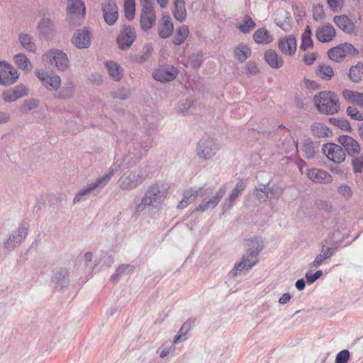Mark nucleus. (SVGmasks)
<instances>
[{
    "instance_id": "obj_1",
    "label": "nucleus",
    "mask_w": 363,
    "mask_h": 363,
    "mask_svg": "<svg viewBox=\"0 0 363 363\" xmlns=\"http://www.w3.org/2000/svg\"><path fill=\"white\" fill-rule=\"evenodd\" d=\"M168 189V184L162 182H157L150 185L140 203L135 207V213L140 215L147 210L157 208L164 201Z\"/></svg>"
},
{
    "instance_id": "obj_2",
    "label": "nucleus",
    "mask_w": 363,
    "mask_h": 363,
    "mask_svg": "<svg viewBox=\"0 0 363 363\" xmlns=\"http://www.w3.org/2000/svg\"><path fill=\"white\" fill-rule=\"evenodd\" d=\"M151 146L152 140L150 137L141 142L132 143L126 155L121 160H116L112 166L113 168H116L117 171L120 169H128L135 166L140 161L143 156L146 155Z\"/></svg>"
},
{
    "instance_id": "obj_3",
    "label": "nucleus",
    "mask_w": 363,
    "mask_h": 363,
    "mask_svg": "<svg viewBox=\"0 0 363 363\" xmlns=\"http://www.w3.org/2000/svg\"><path fill=\"white\" fill-rule=\"evenodd\" d=\"M249 249L242 255L240 261L234 264L233 269L230 272V277H235L240 275L243 272L250 270L258 262L257 256L262 250V245L259 239H251L247 240Z\"/></svg>"
},
{
    "instance_id": "obj_4",
    "label": "nucleus",
    "mask_w": 363,
    "mask_h": 363,
    "mask_svg": "<svg viewBox=\"0 0 363 363\" xmlns=\"http://www.w3.org/2000/svg\"><path fill=\"white\" fill-rule=\"evenodd\" d=\"M116 172V168L111 166L108 172L98 178L95 182L87 184L79 189L73 199V203H77L91 196H96L108 184Z\"/></svg>"
},
{
    "instance_id": "obj_5",
    "label": "nucleus",
    "mask_w": 363,
    "mask_h": 363,
    "mask_svg": "<svg viewBox=\"0 0 363 363\" xmlns=\"http://www.w3.org/2000/svg\"><path fill=\"white\" fill-rule=\"evenodd\" d=\"M314 102L322 113L333 115L337 113L340 108L337 96L334 92L320 91L314 96Z\"/></svg>"
},
{
    "instance_id": "obj_6",
    "label": "nucleus",
    "mask_w": 363,
    "mask_h": 363,
    "mask_svg": "<svg viewBox=\"0 0 363 363\" xmlns=\"http://www.w3.org/2000/svg\"><path fill=\"white\" fill-rule=\"evenodd\" d=\"M146 167L124 174L118 180V186L121 190L130 191L141 184L147 178Z\"/></svg>"
},
{
    "instance_id": "obj_7",
    "label": "nucleus",
    "mask_w": 363,
    "mask_h": 363,
    "mask_svg": "<svg viewBox=\"0 0 363 363\" xmlns=\"http://www.w3.org/2000/svg\"><path fill=\"white\" fill-rule=\"evenodd\" d=\"M44 62L54 65L58 71H65L69 65L67 55L62 50L51 49L42 56Z\"/></svg>"
},
{
    "instance_id": "obj_8",
    "label": "nucleus",
    "mask_w": 363,
    "mask_h": 363,
    "mask_svg": "<svg viewBox=\"0 0 363 363\" xmlns=\"http://www.w3.org/2000/svg\"><path fill=\"white\" fill-rule=\"evenodd\" d=\"M218 147L214 140L209 136L203 137L198 143L196 155L204 160L213 157L217 152Z\"/></svg>"
},
{
    "instance_id": "obj_9",
    "label": "nucleus",
    "mask_w": 363,
    "mask_h": 363,
    "mask_svg": "<svg viewBox=\"0 0 363 363\" xmlns=\"http://www.w3.org/2000/svg\"><path fill=\"white\" fill-rule=\"evenodd\" d=\"M35 74L42 85L48 91H57L61 86L60 77L53 72L36 69Z\"/></svg>"
},
{
    "instance_id": "obj_10",
    "label": "nucleus",
    "mask_w": 363,
    "mask_h": 363,
    "mask_svg": "<svg viewBox=\"0 0 363 363\" xmlns=\"http://www.w3.org/2000/svg\"><path fill=\"white\" fill-rule=\"evenodd\" d=\"M28 226L29 225L28 223H22L18 228L15 232L9 235L7 240L4 242V248L11 251L18 247L28 235Z\"/></svg>"
},
{
    "instance_id": "obj_11",
    "label": "nucleus",
    "mask_w": 363,
    "mask_h": 363,
    "mask_svg": "<svg viewBox=\"0 0 363 363\" xmlns=\"http://www.w3.org/2000/svg\"><path fill=\"white\" fill-rule=\"evenodd\" d=\"M322 151L328 160L335 163H342L345 161V150L339 145L327 143L323 145Z\"/></svg>"
},
{
    "instance_id": "obj_12",
    "label": "nucleus",
    "mask_w": 363,
    "mask_h": 363,
    "mask_svg": "<svg viewBox=\"0 0 363 363\" xmlns=\"http://www.w3.org/2000/svg\"><path fill=\"white\" fill-rule=\"evenodd\" d=\"M156 23V13L153 4H147L142 6L140 13V24L141 28L147 31L152 28Z\"/></svg>"
},
{
    "instance_id": "obj_13",
    "label": "nucleus",
    "mask_w": 363,
    "mask_h": 363,
    "mask_svg": "<svg viewBox=\"0 0 363 363\" xmlns=\"http://www.w3.org/2000/svg\"><path fill=\"white\" fill-rule=\"evenodd\" d=\"M18 77L17 71L12 65L6 62L0 61V84H12Z\"/></svg>"
},
{
    "instance_id": "obj_14",
    "label": "nucleus",
    "mask_w": 363,
    "mask_h": 363,
    "mask_svg": "<svg viewBox=\"0 0 363 363\" xmlns=\"http://www.w3.org/2000/svg\"><path fill=\"white\" fill-rule=\"evenodd\" d=\"M103 17L108 25H113L118 18V9L113 0H104L101 4Z\"/></svg>"
},
{
    "instance_id": "obj_15",
    "label": "nucleus",
    "mask_w": 363,
    "mask_h": 363,
    "mask_svg": "<svg viewBox=\"0 0 363 363\" xmlns=\"http://www.w3.org/2000/svg\"><path fill=\"white\" fill-rule=\"evenodd\" d=\"M178 74L177 68L172 65H166L160 67L153 73L152 77L154 79L166 82L174 80Z\"/></svg>"
},
{
    "instance_id": "obj_16",
    "label": "nucleus",
    "mask_w": 363,
    "mask_h": 363,
    "mask_svg": "<svg viewBox=\"0 0 363 363\" xmlns=\"http://www.w3.org/2000/svg\"><path fill=\"white\" fill-rule=\"evenodd\" d=\"M91 33L88 28L79 29L74 33L72 39V43L78 49L88 48L91 45Z\"/></svg>"
},
{
    "instance_id": "obj_17",
    "label": "nucleus",
    "mask_w": 363,
    "mask_h": 363,
    "mask_svg": "<svg viewBox=\"0 0 363 363\" xmlns=\"http://www.w3.org/2000/svg\"><path fill=\"white\" fill-rule=\"evenodd\" d=\"M136 34L134 28L130 26H125L123 30L117 37L116 41L121 50H128L135 41Z\"/></svg>"
},
{
    "instance_id": "obj_18",
    "label": "nucleus",
    "mask_w": 363,
    "mask_h": 363,
    "mask_svg": "<svg viewBox=\"0 0 363 363\" xmlns=\"http://www.w3.org/2000/svg\"><path fill=\"white\" fill-rule=\"evenodd\" d=\"M67 13L69 21L74 18L80 21L85 16V6L82 0H69L67 4Z\"/></svg>"
},
{
    "instance_id": "obj_19",
    "label": "nucleus",
    "mask_w": 363,
    "mask_h": 363,
    "mask_svg": "<svg viewBox=\"0 0 363 363\" xmlns=\"http://www.w3.org/2000/svg\"><path fill=\"white\" fill-rule=\"evenodd\" d=\"M338 142L343 147V149L347 151L350 157L358 156L360 153V147L357 140L348 135H340L338 138Z\"/></svg>"
},
{
    "instance_id": "obj_20",
    "label": "nucleus",
    "mask_w": 363,
    "mask_h": 363,
    "mask_svg": "<svg viewBox=\"0 0 363 363\" xmlns=\"http://www.w3.org/2000/svg\"><path fill=\"white\" fill-rule=\"evenodd\" d=\"M320 143L313 141L311 138H306L303 140L300 148V152L304 157L308 160L315 158L319 152Z\"/></svg>"
},
{
    "instance_id": "obj_21",
    "label": "nucleus",
    "mask_w": 363,
    "mask_h": 363,
    "mask_svg": "<svg viewBox=\"0 0 363 363\" xmlns=\"http://www.w3.org/2000/svg\"><path fill=\"white\" fill-rule=\"evenodd\" d=\"M307 176L314 183L328 184L333 181L330 174L322 169H310L308 170Z\"/></svg>"
},
{
    "instance_id": "obj_22",
    "label": "nucleus",
    "mask_w": 363,
    "mask_h": 363,
    "mask_svg": "<svg viewBox=\"0 0 363 363\" xmlns=\"http://www.w3.org/2000/svg\"><path fill=\"white\" fill-rule=\"evenodd\" d=\"M28 94V89L23 84H18L2 93L3 100L6 102H13Z\"/></svg>"
},
{
    "instance_id": "obj_23",
    "label": "nucleus",
    "mask_w": 363,
    "mask_h": 363,
    "mask_svg": "<svg viewBox=\"0 0 363 363\" xmlns=\"http://www.w3.org/2000/svg\"><path fill=\"white\" fill-rule=\"evenodd\" d=\"M278 47L283 54L292 56L296 51V39L292 35L281 38L279 40Z\"/></svg>"
},
{
    "instance_id": "obj_24",
    "label": "nucleus",
    "mask_w": 363,
    "mask_h": 363,
    "mask_svg": "<svg viewBox=\"0 0 363 363\" xmlns=\"http://www.w3.org/2000/svg\"><path fill=\"white\" fill-rule=\"evenodd\" d=\"M226 188L225 186L220 187L216 194L208 201H203L195 209L197 211H205L208 208H214L220 202V199L225 194Z\"/></svg>"
},
{
    "instance_id": "obj_25",
    "label": "nucleus",
    "mask_w": 363,
    "mask_h": 363,
    "mask_svg": "<svg viewBox=\"0 0 363 363\" xmlns=\"http://www.w3.org/2000/svg\"><path fill=\"white\" fill-rule=\"evenodd\" d=\"M37 30L40 38L48 40L54 35V23L50 18L43 17L38 23Z\"/></svg>"
},
{
    "instance_id": "obj_26",
    "label": "nucleus",
    "mask_w": 363,
    "mask_h": 363,
    "mask_svg": "<svg viewBox=\"0 0 363 363\" xmlns=\"http://www.w3.org/2000/svg\"><path fill=\"white\" fill-rule=\"evenodd\" d=\"M336 35V31L331 24L322 26L317 28L315 36L321 43L330 42Z\"/></svg>"
},
{
    "instance_id": "obj_27",
    "label": "nucleus",
    "mask_w": 363,
    "mask_h": 363,
    "mask_svg": "<svg viewBox=\"0 0 363 363\" xmlns=\"http://www.w3.org/2000/svg\"><path fill=\"white\" fill-rule=\"evenodd\" d=\"M105 67L111 78L116 82L121 81L124 76V69L114 61L106 62Z\"/></svg>"
},
{
    "instance_id": "obj_28",
    "label": "nucleus",
    "mask_w": 363,
    "mask_h": 363,
    "mask_svg": "<svg viewBox=\"0 0 363 363\" xmlns=\"http://www.w3.org/2000/svg\"><path fill=\"white\" fill-rule=\"evenodd\" d=\"M69 272L65 268H59L53 271L52 283L56 286L64 287L69 283Z\"/></svg>"
},
{
    "instance_id": "obj_29",
    "label": "nucleus",
    "mask_w": 363,
    "mask_h": 363,
    "mask_svg": "<svg viewBox=\"0 0 363 363\" xmlns=\"http://www.w3.org/2000/svg\"><path fill=\"white\" fill-rule=\"evenodd\" d=\"M335 25L342 30L347 33H352L355 26L353 22L345 15L337 16L334 18Z\"/></svg>"
},
{
    "instance_id": "obj_30",
    "label": "nucleus",
    "mask_w": 363,
    "mask_h": 363,
    "mask_svg": "<svg viewBox=\"0 0 363 363\" xmlns=\"http://www.w3.org/2000/svg\"><path fill=\"white\" fill-rule=\"evenodd\" d=\"M246 188V184L244 180H240L236 186L233 188L232 190V192L230 195L229 196L228 199L225 201V203L223 204V208L225 209L230 208L235 201L238 197L239 194L245 190Z\"/></svg>"
},
{
    "instance_id": "obj_31",
    "label": "nucleus",
    "mask_w": 363,
    "mask_h": 363,
    "mask_svg": "<svg viewBox=\"0 0 363 363\" xmlns=\"http://www.w3.org/2000/svg\"><path fill=\"white\" fill-rule=\"evenodd\" d=\"M266 62L274 69H279L284 65V60L275 51L268 50L264 53Z\"/></svg>"
},
{
    "instance_id": "obj_32",
    "label": "nucleus",
    "mask_w": 363,
    "mask_h": 363,
    "mask_svg": "<svg viewBox=\"0 0 363 363\" xmlns=\"http://www.w3.org/2000/svg\"><path fill=\"white\" fill-rule=\"evenodd\" d=\"M174 25L169 16L162 17V23L158 26V34L162 38H169L173 32Z\"/></svg>"
},
{
    "instance_id": "obj_33",
    "label": "nucleus",
    "mask_w": 363,
    "mask_h": 363,
    "mask_svg": "<svg viewBox=\"0 0 363 363\" xmlns=\"http://www.w3.org/2000/svg\"><path fill=\"white\" fill-rule=\"evenodd\" d=\"M344 99L349 103L363 107V94L352 90L345 89L342 92Z\"/></svg>"
},
{
    "instance_id": "obj_34",
    "label": "nucleus",
    "mask_w": 363,
    "mask_h": 363,
    "mask_svg": "<svg viewBox=\"0 0 363 363\" xmlns=\"http://www.w3.org/2000/svg\"><path fill=\"white\" fill-rule=\"evenodd\" d=\"M253 39L257 44H269L272 42L273 37L266 28H262L254 33Z\"/></svg>"
},
{
    "instance_id": "obj_35",
    "label": "nucleus",
    "mask_w": 363,
    "mask_h": 363,
    "mask_svg": "<svg viewBox=\"0 0 363 363\" xmlns=\"http://www.w3.org/2000/svg\"><path fill=\"white\" fill-rule=\"evenodd\" d=\"M74 91V85L72 82H67L59 91L54 94V97L60 99H68L72 97Z\"/></svg>"
},
{
    "instance_id": "obj_36",
    "label": "nucleus",
    "mask_w": 363,
    "mask_h": 363,
    "mask_svg": "<svg viewBox=\"0 0 363 363\" xmlns=\"http://www.w3.org/2000/svg\"><path fill=\"white\" fill-rule=\"evenodd\" d=\"M267 187L266 189V198H268L269 200H278L283 194V189L278 184H271L269 182L265 185Z\"/></svg>"
},
{
    "instance_id": "obj_37",
    "label": "nucleus",
    "mask_w": 363,
    "mask_h": 363,
    "mask_svg": "<svg viewBox=\"0 0 363 363\" xmlns=\"http://www.w3.org/2000/svg\"><path fill=\"white\" fill-rule=\"evenodd\" d=\"M235 58L240 62L245 61L251 55V49L244 43H240L234 50Z\"/></svg>"
},
{
    "instance_id": "obj_38",
    "label": "nucleus",
    "mask_w": 363,
    "mask_h": 363,
    "mask_svg": "<svg viewBox=\"0 0 363 363\" xmlns=\"http://www.w3.org/2000/svg\"><path fill=\"white\" fill-rule=\"evenodd\" d=\"M189 35V27L186 25H182L177 29L172 42L176 45H180L186 40Z\"/></svg>"
},
{
    "instance_id": "obj_39",
    "label": "nucleus",
    "mask_w": 363,
    "mask_h": 363,
    "mask_svg": "<svg viewBox=\"0 0 363 363\" xmlns=\"http://www.w3.org/2000/svg\"><path fill=\"white\" fill-rule=\"evenodd\" d=\"M348 75L353 82H360L363 78V62H358L357 65L352 66Z\"/></svg>"
},
{
    "instance_id": "obj_40",
    "label": "nucleus",
    "mask_w": 363,
    "mask_h": 363,
    "mask_svg": "<svg viewBox=\"0 0 363 363\" xmlns=\"http://www.w3.org/2000/svg\"><path fill=\"white\" fill-rule=\"evenodd\" d=\"M13 60L18 68L25 71L26 72L30 71L32 68L31 62L24 54L19 53L13 57Z\"/></svg>"
},
{
    "instance_id": "obj_41",
    "label": "nucleus",
    "mask_w": 363,
    "mask_h": 363,
    "mask_svg": "<svg viewBox=\"0 0 363 363\" xmlns=\"http://www.w3.org/2000/svg\"><path fill=\"white\" fill-rule=\"evenodd\" d=\"M174 10L173 11L174 18L180 22H182L186 18V9L184 6V0L174 1Z\"/></svg>"
},
{
    "instance_id": "obj_42",
    "label": "nucleus",
    "mask_w": 363,
    "mask_h": 363,
    "mask_svg": "<svg viewBox=\"0 0 363 363\" xmlns=\"http://www.w3.org/2000/svg\"><path fill=\"white\" fill-rule=\"evenodd\" d=\"M134 267L130 264H121L117 269L115 274L111 277L113 281L125 276H128L133 272Z\"/></svg>"
},
{
    "instance_id": "obj_43",
    "label": "nucleus",
    "mask_w": 363,
    "mask_h": 363,
    "mask_svg": "<svg viewBox=\"0 0 363 363\" xmlns=\"http://www.w3.org/2000/svg\"><path fill=\"white\" fill-rule=\"evenodd\" d=\"M315 73L320 79L325 81L330 80L334 75L332 67L325 64H320L318 66Z\"/></svg>"
},
{
    "instance_id": "obj_44",
    "label": "nucleus",
    "mask_w": 363,
    "mask_h": 363,
    "mask_svg": "<svg viewBox=\"0 0 363 363\" xmlns=\"http://www.w3.org/2000/svg\"><path fill=\"white\" fill-rule=\"evenodd\" d=\"M18 40L24 49L30 52H35L36 46L31 35L21 33L19 35Z\"/></svg>"
},
{
    "instance_id": "obj_45",
    "label": "nucleus",
    "mask_w": 363,
    "mask_h": 363,
    "mask_svg": "<svg viewBox=\"0 0 363 363\" xmlns=\"http://www.w3.org/2000/svg\"><path fill=\"white\" fill-rule=\"evenodd\" d=\"M256 26L255 22L249 15H245L242 22L238 26V28L242 33H248Z\"/></svg>"
},
{
    "instance_id": "obj_46",
    "label": "nucleus",
    "mask_w": 363,
    "mask_h": 363,
    "mask_svg": "<svg viewBox=\"0 0 363 363\" xmlns=\"http://www.w3.org/2000/svg\"><path fill=\"white\" fill-rule=\"evenodd\" d=\"M152 51V45L147 43L143 47L141 53L140 55H134L132 57V60L137 63L142 64L147 60L151 55Z\"/></svg>"
},
{
    "instance_id": "obj_47",
    "label": "nucleus",
    "mask_w": 363,
    "mask_h": 363,
    "mask_svg": "<svg viewBox=\"0 0 363 363\" xmlns=\"http://www.w3.org/2000/svg\"><path fill=\"white\" fill-rule=\"evenodd\" d=\"M313 45V40L311 39V30L308 26H307L301 36V44L300 49L306 51L308 49L312 48Z\"/></svg>"
},
{
    "instance_id": "obj_48",
    "label": "nucleus",
    "mask_w": 363,
    "mask_h": 363,
    "mask_svg": "<svg viewBox=\"0 0 363 363\" xmlns=\"http://www.w3.org/2000/svg\"><path fill=\"white\" fill-rule=\"evenodd\" d=\"M311 131L318 138H325L330 133L329 128L321 123H314L311 126Z\"/></svg>"
},
{
    "instance_id": "obj_49",
    "label": "nucleus",
    "mask_w": 363,
    "mask_h": 363,
    "mask_svg": "<svg viewBox=\"0 0 363 363\" xmlns=\"http://www.w3.org/2000/svg\"><path fill=\"white\" fill-rule=\"evenodd\" d=\"M328 55L330 60L335 62H340L345 57L344 51H342L341 45L330 49L328 51Z\"/></svg>"
},
{
    "instance_id": "obj_50",
    "label": "nucleus",
    "mask_w": 363,
    "mask_h": 363,
    "mask_svg": "<svg viewBox=\"0 0 363 363\" xmlns=\"http://www.w3.org/2000/svg\"><path fill=\"white\" fill-rule=\"evenodd\" d=\"M203 61V55L202 52L194 53L190 55L189 62L194 69H198Z\"/></svg>"
},
{
    "instance_id": "obj_51",
    "label": "nucleus",
    "mask_w": 363,
    "mask_h": 363,
    "mask_svg": "<svg viewBox=\"0 0 363 363\" xmlns=\"http://www.w3.org/2000/svg\"><path fill=\"white\" fill-rule=\"evenodd\" d=\"M40 104V101L34 99L25 100L22 104V110L25 112L36 108Z\"/></svg>"
},
{
    "instance_id": "obj_52",
    "label": "nucleus",
    "mask_w": 363,
    "mask_h": 363,
    "mask_svg": "<svg viewBox=\"0 0 363 363\" xmlns=\"http://www.w3.org/2000/svg\"><path fill=\"white\" fill-rule=\"evenodd\" d=\"M354 159L352 161V164L353 167L354 172H362L363 171V154L360 155L359 157H353Z\"/></svg>"
},
{
    "instance_id": "obj_53",
    "label": "nucleus",
    "mask_w": 363,
    "mask_h": 363,
    "mask_svg": "<svg viewBox=\"0 0 363 363\" xmlns=\"http://www.w3.org/2000/svg\"><path fill=\"white\" fill-rule=\"evenodd\" d=\"M130 94V90L125 88L119 89L112 93L113 98L119 99L121 100H125L129 98Z\"/></svg>"
},
{
    "instance_id": "obj_54",
    "label": "nucleus",
    "mask_w": 363,
    "mask_h": 363,
    "mask_svg": "<svg viewBox=\"0 0 363 363\" xmlns=\"http://www.w3.org/2000/svg\"><path fill=\"white\" fill-rule=\"evenodd\" d=\"M279 13L281 15V16L284 18V21H280L277 18H275L274 21L277 26H279L280 28H281L284 30H286V26L288 24L287 21L289 20V14L286 11H281Z\"/></svg>"
},
{
    "instance_id": "obj_55",
    "label": "nucleus",
    "mask_w": 363,
    "mask_h": 363,
    "mask_svg": "<svg viewBox=\"0 0 363 363\" xmlns=\"http://www.w3.org/2000/svg\"><path fill=\"white\" fill-rule=\"evenodd\" d=\"M346 112L351 118L357 121H363V113H360L356 108L349 106L347 108Z\"/></svg>"
},
{
    "instance_id": "obj_56",
    "label": "nucleus",
    "mask_w": 363,
    "mask_h": 363,
    "mask_svg": "<svg viewBox=\"0 0 363 363\" xmlns=\"http://www.w3.org/2000/svg\"><path fill=\"white\" fill-rule=\"evenodd\" d=\"M125 15L127 19L132 20L135 15V3H124Z\"/></svg>"
},
{
    "instance_id": "obj_57",
    "label": "nucleus",
    "mask_w": 363,
    "mask_h": 363,
    "mask_svg": "<svg viewBox=\"0 0 363 363\" xmlns=\"http://www.w3.org/2000/svg\"><path fill=\"white\" fill-rule=\"evenodd\" d=\"M337 192L345 199H349L352 196V191L347 184H342L337 188Z\"/></svg>"
},
{
    "instance_id": "obj_58",
    "label": "nucleus",
    "mask_w": 363,
    "mask_h": 363,
    "mask_svg": "<svg viewBox=\"0 0 363 363\" xmlns=\"http://www.w3.org/2000/svg\"><path fill=\"white\" fill-rule=\"evenodd\" d=\"M350 358V352L343 350L338 352L335 357V363H347Z\"/></svg>"
},
{
    "instance_id": "obj_59",
    "label": "nucleus",
    "mask_w": 363,
    "mask_h": 363,
    "mask_svg": "<svg viewBox=\"0 0 363 363\" xmlns=\"http://www.w3.org/2000/svg\"><path fill=\"white\" fill-rule=\"evenodd\" d=\"M344 1L345 0H327V4L333 11H337L343 7Z\"/></svg>"
},
{
    "instance_id": "obj_60",
    "label": "nucleus",
    "mask_w": 363,
    "mask_h": 363,
    "mask_svg": "<svg viewBox=\"0 0 363 363\" xmlns=\"http://www.w3.org/2000/svg\"><path fill=\"white\" fill-rule=\"evenodd\" d=\"M323 275L322 270H318L315 273H312L311 272H308L306 274V279L308 284L314 283L317 279H318Z\"/></svg>"
},
{
    "instance_id": "obj_61",
    "label": "nucleus",
    "mask_w": 363,
    "mask_h": 363,
    "mask_svg": "<svg viewBox=\"0 0 363 363\" xmlns=\"http://www.w3.org/2000/svg\"><path fill=\"white\" fill-rule=\"evenodd\" d=\"M323 6L321 4H317L313 9V16L315 20H320L324 17Z\"/></svg>"
},
{
    "instance_id": "obj_62",
    "label": "nucleus",
    "mask_w": 363,
    "mask_h": 363,
    "mask_svg": "<svg viewBox=\"0 0 363 363\" xmlns=\"http://www.w3.org/2000/svg\"><path fill=\"white\" fill-rule=\"evenodd\" d=\"M285 143H287V146L286 147H283V149L286 152H290L294 148L296 150H298L297 143H296V141L292 138H286Z\"/></svg>"
},
{
    "instance_id": "obj_63",
    "label": "nucleus",
    "mask_w": 363,
    "mask_h": 363,
    "mask_svg": "<svg viewBox=\"0 0 363 363\" xmlns=\"http://www.w3.org/2000/svg\"><path fill=\"white\" fill-rule=\"evenodd\" d=\"M198 195V192L196 190H188L184 193V199L188 201L189 203L193 202Z\"/></svg>"
},
{
    "instance_id": "obj_64",
    "label": "nucleus",
    "mask_w": 363,
    "mask_h": 363,
    "mask_svg": "<svg viewBox=\"0 0 363 363\" xmlns=\"http://www.w3.org/2000/svg\"><path fill=\"white\" fill-rule=\"evenodd\" d=\"M317 58L315 52H308L304 55L303 61L307 65H311Z\"/></svg>"
}]
</instances>
